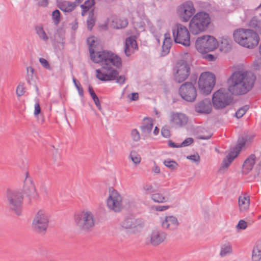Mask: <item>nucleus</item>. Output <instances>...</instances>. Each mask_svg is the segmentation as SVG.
<instances>
[{
  "label": "nucleus",
  "instance_id": "f257e3e1",
  "mask_svg": "<svg viewBox=\"0 0 261 261\" xmlns=\"http://www.w3.org/2000/svg\"><path fill=\"white\" fill-rule=\"evenodd\" d=\"M91 60L95 63L100 64V69L96 70V77L102 81H113L122 84L125 81L124 75L118 76V72L113 67L119 68L121 66V58L116 55L107 50H99L101 45L94 36L87 40Z\"/></svg>",
  "mask_w": 261,
  "mask_h": 261
},
{
  "label": "nucleus",
  "instance_id": "f03ea898",
  "mask_svg": "<svg viewBox=\"0 0 261 261\" xmlns=\"http://www.w3.org/2000/svg\"><path fill=\"white\" fill-rule=\"evenodd\" d=\"M255 80V76L251 72L244 69H239L228 79L227 90L232 95L245 94L252 89Z\"/></svg>",
  "mask_w": 261,
  "mask_h": 261
},
{
  "label": "nucleus",
  "instance_id": "7ed1b4c3",
  "mask_svg": "<svg viewBox=\"0 0 261 261\" xmlns=\"http://www.w3.org/2000/svg\"><path fill=\"white\" fill-rule=\"evenodd\" d=\"M233 36L237 43L248 48L256 46L259 41L258 34L251 29H237L234 31Z\"/></svg>",
  "mask_w": 261,
  "mask_h": 261
},
{
  "label": "nucleus",
  "instance_id": "20e7f679",
  "mask_svg": "<svg viewBox=\"0 0 261 261\" xmlns=\"http://www.w3.org/2000/svg\"><path fill=\"white\" fill-rule=\"evenodd\" d=\"M211 22L209 15L203 12L196 13L191 19L189 29L192 34L197 35L204 32Z\"/></svg>",
  "mask_w": 261,
  "mask_h": 261
},
{
  "label": "nucleus",
  "instance_id": "39448f33",
  "mask_svg": "<svg viewBox=\"0 0 261 261\" xmlns=\"http://www.w3.org/2000/svg\"><path fill=\"white\" fill-rule=\"evenodd\" d=\"M6 197L10 209L17 215L20 216L23 199L22 193L19 191L8 190L7 192Z\"/></svg>",
  "mask_w": 261,
  "mask_h": 261
},
{
  "label": "nucleus",
  "instance_id": "423d86ee",
  "mask_svg": "<svg viewBox=\"0 0 261 261\" xmlns=\"http://www.w3.org/2000/svg\"><path fill=\"white\" fill-rule=\"evenodd\" d=\"M215 75L210 72H202L198 80V84L200 92L204 94H210L215 85Z\"/></svg>",
  "mask_w": 261,
  "mask_h": 261
},
{
  "label": "nucleus",
  "instance_id": "0eeeda50",
  "mask_svg": "<svg viewBox=\"0 0 261 261\" xmlns=\"http://www.w3.org/2000/svg\"><path fill=\"white\" fill-rule=\"evenodd\" d=\"M172 35L175 43L185 46L190 45V35L187 28L180 23H177L173 27Z\"/></svg>",
  "mask_w": 261,
  "mask_h": 261
},
{
  "label": "nucleus",
  "instance_id": "6e6552de",
  "mask_svg": "<svg viewBox=\"0 0 261 261\" xmlns=\"http://www.w3.org/2000/svg\"><path fill=\"white\" fill-rule=\"evenodd\" d=\"M195 46L199 53L204 54L216 49L218 47V42L213 36H203L198 38Z\"/></svg>",
  "mask_w": 261,
  "mask_h": 261
},
{
  "label": "nucleus",
  "instance_id": "1a4fd4ad",
  "mask_svg": "<svg viewBox=\"0 0 261 261\" xmlns=\"http://www.w3.org/2000/svg\"><path fill=\"white\" fill-rule=\"evenodd\" d=\"M212 101L214 108L223 109L231 103L232 96L227 90L221 88L213 94Z\"/></svg>",
  "mask_w": 261,
  "mask_h": 261
},
{
  "label": "nucleus",
  "instance_id": "9d476101",
  "mask_svg": "<svg viewBox=\"0 0 261 261\" xmlns=\"http://www.w3.org/2000/svg\"><path fill=\"white\" fill-rule=\"evenodd\" d=\"M106 203L108 209L114 212H119L123 208L122 196L117 190L112 188L109 189Z\"/></svg>",
  "mask_w": 261,
  "mask_h": 261
},
{
  "label": "nucleus",
  "instance_id": "9b49d317",
  "mask_svg": "<svg viewBox=\"0 0 261 261\" xmlns=\"http://www.w3.org/2000/svg\"><path fill=\"white\" fill-rule=\"evenodd\" d=\"M190 74V67L187 62L184 60L178 61L174 69L173 77L174 80L178 83L186 81Z\"/></svg>",
  "mask_w": 261,
  "mask_h": 261
},
{
  "label": "nucleus",
  "instance_id": "f8f14e48",
  "mask_svg": "<svg viewBox=\"0 0 261 261\" xmlns=\"http://www.w3.org/2000/svg\"><path fill=\"white\" fill-rule=\"evenodd\" d=\"M245 141L243 138L239 139L238 143L234 148L233 151H231L222 161L219 171L220 173H224L230 166L233 160L240 153L241 149L245 146Z\"/></svg>",
  "mask_w": 261,
  "mask_h": 261
},
{
  "label": "nucleus",
  "instance_id": "ddd939ff",
  "mask_svg": "<svg viewBox=\"0 0 261 261\" xmlns=\"http://www.w3.org/2000/svg\"><path fill=\"white\" fill-rule=\"evenodd\" d=\"M195 13L194 4L191 1L185 2L177 8V15L182 22H188Z\"/></svg>",
  "mask_w": 261,
  "mask_h": 261
},
{
  "label": "nucleus",
  "instance_id": "4468645a",
  "mask_svg": "<svg viewBox=\"0 0 261 261\" xmlns=\"http://www.w3.org/2000/svg\"><path fill=\"white\" fill-rule=\"evenodd\" d=\"M179 94L181 98L188 102H194L197 97V91L191 82H186L179 89Z\"/></svg>",
  "mask_w": 261,
  "mask_h": 261
},
{
  "label": "nucleus",
  "instance_id": "2eb2a0df",
  "mask_svg": "<svg viewBox=\"0 0 261 261\" xmlns=\"http://www.w3.org/2000/svg\"><path fill=\"white\" fill-rule=\"evenodd\" d=\"M49 215L43 210H39L35 214L32 222L35 228H47L53 226L49 221Z\"/></svg>",
  "mask_w": 261,
  "mask_h": 261
},
{
  "label": "nucleus",
  "instance_id": "dca6fc26",
  "mask_svg": "<svg viewBox=\"0 0 261 261\" xmlns=\"http://www.w3.org/2000/svg\"><path fill=\"white\" fill-rule=\"evenodd\" d=\"M23 192L30 199H37L39 198V195L37 192L35 184L32 178L29 176L28 172H25Z\"/></svg>",
  "mask_w": 261,
  "mask_h": 261
},
{
  "label": "nucleus",
  "instance_id": "f3484780",
  "mask_svg": "<svg viewBox=\"0 0 261 261\" xmlns=\"http://www.w3.org/2000/svg\"><path fill=\"white\" fill-rule=\"evenodd\" d=\"M188 121V117L182 113L172 112L169 116V122L172 127H182L187 125Z\"/></svg>",
  "mask_w": 261,
  "mask_h": 261
},
{
  "label": "nucleus",
  "instance_id": "a211bd4d",
  "mask_svg": "<svg viewBox=\"0 0 261 261\" xmlns=\"http://www.w3.org/2000/svg\"><path fill=\"white\" fill-rule=\"evenodd\" d=\"M147 239L152 246H158L164 242L166 239L167 233L163 229H149Z\"/></svg>",
  "mask_w": 261,
  "mask_h": 261
},
{
  "label": "nucleus",
  "instance_id": "6ab92c4d",
  "mask_svg": "<svg viewBox=\"0 0 261 261\" xmlns=\"http://www.w3.org/2000/svg\"><path fill=\"white\" fill-rule=\"evenodd\" d=\"M195 111L199 113L210 114L212 111V106L210 101L204 99L195 105Z\"/></svg>",
  "mask_w": 261,
  "mask_h": 261
},
{
  "label": "nucleus",
  "instance_id": "aec40b11",
  "mask_svg": "<svg viewBox=\"0 0 261 261\" xmlns=\"http://www.w3.org/2000/svg\"><path fill=\"white\" fill-rule=\"evenodd\" d=\"M137 47V44L134 38L129 37L126 39L124 50L126 56L128 57L133 54Z\"/></svg>",
  "mask_w": 261,
  "mask_h": 261
},
{
  "label": "nucleus",
  "instance_id": "412c9836",
  "mask_svg": "<svg viewBox=\"0 0 261 261\" xmlns=\"http://www.w3.org/2000/svg\"><path fill=\"white\" fill-rule=\"evenodd\" d=\"M144 226V223L141 220L130 218L126 219L122 224L123 228H137Z\"/></svg>",
  "mask_w": 261,
  "mask_h": 261
},
{
  "label": "nucleus",
  "instance_id": "4be33fe9",
  "mask_svg": "<svg viewBox=\"0 0 261 261\" xmlns=\"http://www.w3.org/2000/svg\"><path fill=\"white\" fill-rule=\"evenodd\" d=\"M162 227L165 228L176 227L178 225L177 218L173 216H166L162 222Z\"/></svg>",
  "mask_w": 261,
  "mask_h": 261
},
{
  "label": "nucleus",
  "instance_id": "5701e85b",
  "mask_svg": "<svg viewBox=\"0 0 261 261\" xmlns=\"http://www.w3.org/2000/svg\"><path fill=\"white\" fill-rule=\"evenodd\" d=\"M238 201L240 211H245L249 208L250 205V197L247 193H244L240 195Z\"/></svg>",
  "mask_w": 261,
  "mask_h": 261
},
{
  "label": "nucleus",
  "instance_id": "b1692460",
  "mask_svg": "<svg viewBox=\"0 0 261 261\" xmlns=\"http://www.w3.org/2000/svg\"><path fill=\"white\" fill-rule=\"evenodd\" d=\"M57 4L58 7L61 11L65 13L72 12L77 6L75 2H70L66 1L58 2V3Z\"/></svg>",
  "mask_w": 261,
  "mask_h": 261
},
{
  "label": "nucleus",
  "instance_id": "393cba45",
  "mask_svg": "<svg viewBox=\"0 0 261 261\" xmlns=\"http://www.w3.org/2000/svg\"><path fill=\"white\" fill-rule=\"evenodd\" d=\"M172 39L170 34L166 33L164 34V39L162 45V54L163 56L167 55L170 50L172 45Z\"/></svg>",
  "mask_w": 261,
  "mask_h": 261
},
{
  "label": "nucleus",
  "instance_id": "a878e982",
  "mask_svg": "<svg viewBox=\"0 0 261 261\" xmlns=\"http://www.w3.org/2000/svg\"><path fill=\"white\" fill-rule=\"evenodd\" d=\"M256 157L255 155H250L244 162L243 168L245 173H248L253 168L255 163Z\"/></svg>",
  "mask_w": 261,
  "mask_h": 261
},
{
  "label": "nucleus",
  "instance_id": "bb28decb",
  "mask_svg": "<svg viewBox=\"0 0 261 261\" xmlns=\"http://www.w3.org/2000/svg\"><path fill=\"white\" fill-rule=\"evenodd\" d=\"M261 260V241L257 242L253 248L251 253V261Z\"/></svg>",
  "mask_w": 261,
  "mask_h": 261
},
{
  "label": "nucleus",
  "instance_id": "cd10ccee",
  "mask_svg": "<svg viewBox=\"0 0 261 261\" xmlns=\"http://www.w3.org/2000/svg\"><path fill=\"white\" fill-rule=\"evenodd\" d=\"M65 36V30L63 28H60L57 30V32L54 35V40L58 43L64 46V40Z\"/></svg>",
  "mask_w": 261,
  "mask_h": 261
},
{
  "label": "nucleus",
  "instance_id": "c85d7f7f",
  "mask_svg": "<svg viewBox=\"0 0 261 261\" xmlns=\"http://www.w3.org/2000/svg\"><path fill=\"white\" fill-rule=\"evenodd\" d=\"M35 77L34 75V69L31 66L27 68L26 80L27 83L31 85L36 86V90H38V87L35 85Z\"/></svg>",
  "mask_w": 261,
  "mask_h": 261
},
{
  "label": "nucleus",
  "instance_id": "c756f323",
  "mask_svg": "<svg viewBox=\"0 0 261 261\" xmlns=\"http://www.w3.org/2000/svg\"><path fill=\"white\" fill-rule=\"evenodd\" d=\"M83 220L84 226L85 227H92L94 225L93 215L90 212H86L84 213Z\"/></svg>",
  "mask_w": 261,
  "mask_h": 261
},
{
  "label": "nucleus",
  "instance_id": "7c9ffc66",
  "mask_svg": "<svg viewBox=\"0 0 261 261\" xmlns=\"http://www.w3.org/2000/svg\"><path fill=\"white\" fill-rule=\"evenodd\" d=\"M128 24L127 20L126 19L114 18L111 22L112 28L116 29L125 28Z\"/></svg>",
  "mask_w": 261,
  "mask_h": 261
},
{
  "label": "nucleus",
  "instance_id": "2f4dec72",
  "mask_svg": "<svg viewBox=\"0 0 261 261\" xmlns=\"http://www.w3.org/2000/svg\"><path fill=\"white\" fill-rule=\"evenodd\" d=\"M153 127V123L152 121L149 119H145L143 125L141 127V129L143 134L147 135L149 134Z\"/></svg>",
  "mask_w": 261,
  "mask_h": 261
},
{
  "label": "nucleus",
  "instance_id": "473e14b6",
  "mask_svg": "<svg viewBox=\"0 0 261 261\" xmlns=\"http://www.w3.org/2000/svg\"><path fill=\"white\" fill-rule=\"evenodd\" d=\"M231 46V40L228 37H222L221 38V49L224 51H228Z\"/></svg>",
  "mask_w": 261,
  "mask_h": 261
},
{
  "label": "nucleus",
  "instance_id": "72a5a7b5",
  "mask_svg": "<svg viewBox=\"0 0 261 261\" xmlns=\"http://www.w3.org/2000/svg\"><path fill=\"white\" fill-rule=\"evenodd\" d=\"M151 199L154 202L164 203L168 201V198L164 196L162 194L155 193L151 195Z\"/></svg>",
  "mask_w": 261,
  "mask_h": 261
},
{
  "label": "nucleus",
  "instance_id": "f704fd0d",
  "mask_svg": "<svg viewBox=\"0 0 261 261\" xmlns=\"http://www.w3.org/2000/svg\"><path fill=\"white\" fill-rule=\"evenodd\" d=\"M232 252L231 246L229 244H225L220 247V255L221 257L225 256Z\"/></svg>",
  "mask_w": 261,
  "mask_h": 261
},
{
  "label": "nucleus",
  "instance_id": "c9c22d12",
  "mask_svg": "<svg viewBox=\"0 0 261 261\" xmlns=\"http://www.w3.org/2000/svg\"><path fill=\"white\" fill-rule=\"evenodd\" d=\"M249 25L250 27L261 33V20H259L256 17H254L250 20Z\"/></svg>",
  "mask_w": 261,
  "mask_h": 261
},
{
  "label": "nucleus",
  "instance_id": "e433bc0d",
  "mask_svg": "<svg viewBox=\"0 0 261 261\" xmlns=\"http://www.w3.org/2000/svg\"><path fill=\"white\" fill-rule=\"evenodd\" d=\"M95 22V17L93 11H91L89 13L88 17L87 19V29L91 31L94 25Z\"/></svg>",
  "mask_w": 261,
  "mask_h": 261
},
{
  "label": "nucleus",
  "instance_id": "4c0bfd02",
  "mask_svg": "<svg viewBox=\"0 0 261 261\" xmlns=\"http://www.w3.org/2000/svg\"><path fill=\"white\" fill-rule=\"evenodd\" d=\"M129 158L136 165H139L141 162V158L140 154L135 150H133L130 152Z\"/></svg>",
  "mask_w": 261,
  "mask_h": 261
},
{
  "label": "nucleus",
  "instance_id": "58836bf2",
  "mask_svg": "<svg viewBox=\"0 0 261 261\" xmlns=\"http://www.w3.org/2000/svg\"><path fill=\"white\" fill-rule=\"evenodd\" d=\"M36 33L39 36V38L44 41H46L48 37H47L46 33L44 31L42 27H38L36 28Z\"/></svg>",
  "mask_w": 261,
  "mask_h": 261
},
{
  "label": "nucleus",
  "instance_id": "ea45409f",
  "mask_svg": "<svg viewBox=\"0 0 261 261\" xmlns=\"http://www.w3.org/2000/svg\"><path fill=\"white\" fill-rule=\"evenodd\" d=\"M60 12L58 10L54 11L52 13V19L55 25H57L60 21Z\"/></svg>",
  "mask_w": 261,
  "mask_h": 261
},
{
  "label": "nucleus",
  "instance_id": "a19ab883",
  "mask_svg": "<svg viewBox=\"0 0 261 261\" xmlns=\"http://www.w3.org/2000/svg\"><path fill=\"white\" fill-rule=\"evenodd\" d=\"M249 109V107L247 105H245L243 107L240 108L236 112V116L238 118H241L247 111Z\"/></svg>",
  "mask_w": 261,
  "mask_h": 261
},
{
  "label": "nucleus",
  "instance_id": "79ce46f5",
  "mask_svg": "<svg viewBox=\"0 0 261 261\" xmlns=\"http://www.w3.org/2000/svg\"><path fill=\"white\" fill-rule=\"evenodd\" d=\"M24 83L20 82L16 88V95L18 97H20L24 94Z\"/></svg>",
  "mask_w": 261,
  "mask_h": 261
},
{
  "label": "nucleus",
  "instance_id": "37998d69",
  "mask_svg": "<svg viewBox=\"0 0 261 261\" xmlns=\"http://www.w3.org/2000/svg\"><path fill=\"white\" fill-rule=\"evenodd\" d=\"M94 5V0H87L83 5V11L86 12Z\"/></svg>",
  "mask_w": 261,
  "mask_h": 261
},
{
  "label": "nucleus",
  "instance_id": "c03bdc74",
  "mask_svg": "<svg viewBox=\"0 0 261 261\" xmlns=\"http://www.w3.org/2000/svg\"><path fill=\"white\" fill-rule=\"evenodd\" d=\"M130 136L134 141L138 142L140 139V133L136 129H133L131 131Z\"/></svg>",
  "mask_w": 261,
  "mask_h": 261
},
{
  "label": "nucleus",
  "instance_id": "a18cd8bd",
  "mask_svg": "<svg viewBox=\"0 0 261 261\" xmlns=\"http://www.w3.org/2000/svg\"><path fill=\"white\" fill-rule=\"evenodd\" d=\"M164 165L171 169H174L177 166V164L174 161L166 160L164 161Z\"/></svg>",
  "mask_w": 261,
  "mask_h": 261
},
{
  "label": "nucleus",
  "instance_id": "49530a36",
  "mask_svg": "<svg viewBox=\"0 0 261 261\" xmlns=\"http://www.w3.org/2000/svg\"><path fill=\"white\" fill-rule=\"evenodd\" d=\"M250 226V223H248L243 220H241L239 221L237 228H246L247 227Z\"/></svg>",
  "mask_w": 261,
  "mask_h": 261
},
{
  "label": "nucleus",
  "instance_id": "de8ad7c7",
  "mask_svg": "<svg viewBox=\"0 0 261 261\" xmlns=\"http://www.w3.org/2000/svg\"><path fill=\"white\" fill-rule=\"evenodd\" d=\"M187 159L193 162L197 163V164L200 162V156L197 153L187 156Z\"/></svg>",
  "mask_w": 261,
  "mask_h": 261
},
{
  "label": "nucleus",
  "instance_id": "09e8293b",
  "mask_svg": "<svg viewBox=\"0 0 261 261\" xmlns=\"http://www.w3.org/2000/svg\"><path fill=\"white\" fill-rule=\"evenodd\" d=\"M39 62L44 68L47 69H50L49 64L48 62L46 59H45L43 58H40L39 59Z\"/></svg>",
  "mask_w": 261,
  "mask_h": 261
},
{
  "label": "nucleus",
  "instance_id": "8fccbe9b",
  "mask_svg": "<svg viewBox=\"0 0 261 261\" xmlns=\"http://www.w3.org/2000/svg\"><path fill=\"white\" fill-rule=\"evenodd\" d=\"M193 142V139L192 138H188L185 139L179 146L180 147L187 146L191 144Z\"/></svg>",
  "mask_w": 261,
  "mask_h": 261
},
{
  "label": "nucleus",
  "instance_id": "3c124183",
  "mask_svg": "<svg viewBox=\"0 0 261 261\" xmlns=\"http://www.w3.org/2000/svg\"><path fill=\"white\" fill-rule=\"evenodd\" d=\"M217 56L213 55L212 54H205L203 56V58L207 60L208 61H214L216 60Z\"/></svg>",
  "mask_w": 261,
  "mask_h": 261
},
{
  "label": "nucleus",
  "instance_id": "603ef678",
  "mask_svg": "<svg viewBox=\"0 0 261 261\" xmlns=\"http://www.w3.org/2000/svg\"><path fill=\"white\" fill-rule=\"evenodd\" d=\"M161 134L165 138H168L170 136V131L167 128L163 127L161 130Z\"/></svg>",
  "mask_w": 261,
  "mask_h": 261
},
{
  "label": "nucleus",
  "instance_id": "864d4df0",
  "mask_svg": "<svg viewBox=\"0 0 261 261\" xmlns=\"http://www.w3.org/2000/svg\"><path fill=\"white\" fill-rule=\"evenodd\" d=\"M73 81L75 86L78 90L79 94L80 95H82V89L80 88L81 84H80V82L77 81L75 77H73Z\"/></svg>",
  "mask_w": 261,
  "mask_h": 261
},
{
  "label": "nucleus",
  "instance_id": "5fc2aeb1",
  "mask_svg": "<svg viewBox=\"0 0 261 261\" xmlns=\"http://www.w3.org/2000/svg\"><path fill=\"white\" fill-rule=\"evenodd\" d=\"M128 98L129 99V101H132L133 100H136L138 99V93L137 92L132 93L127 96Z\"/></svg>",
  "mask_w": 261,
  "mask_h": 261
},
{
  "label": "nucleus",
  "instance_id": "6e6d98bb",
  "mask_svg": "<svg viewBox=\"0 0 261 261\" xmlns=\"http://www.w3.org/2000/svg\"><path fill=\"white\" fill-rule=\"evenodd\" d=\"M143 189L144 191L151 193L153 192V187L150 184H146L143 186Z\"/></svg>",
  "mask_w": 261,
  "mask_h": 261
},
{
  "label": "nucleus",
  "instance_id": "4d7b16f0",
  "mask_svg": "<svg viewBox=\"0 0 261 261\" xmlns=\"http://www.w3.org/2000/svg\"><path fill=\"white\" fill-rule=\"evenodd\" d=\"M138 233L137 230L133 229H125V231L123 232V234L125 236H130L135 234Z\"/></svg>",
  "mask_w": 261,
  "mask_h": 261
},
{
  "label": "nucleus",
  "instance_id": "13d9d810",
  "mask_svg": "<svg viewBox=\"0 0 261 261\" xmlns=\"http://www.w3.org/2000/svg\"><path fill=\"white\" fill-rule=\"evenodd\" d=\"M169 208V206L168 205H158L155 206V210L156 211H164Z\"/></svg>",
  "mask_w": 261,
  "mask_h": 261
},
{
  "label": "nucleus",
  "instance_id": "bf43d9fd",
  "mask_svg": "<svg viewBox=\"0 0 261 261\" xmlns=\"http://www.w3.org/2000/svg\"><path fill=\"white\" fill-rule=\"evenodd\" d=\"M41 109L40 107V105L38 102H36L35 105V111H34V115H37L40 113Z\"/></svg>",
  "mask_w": 261,
  "mask_h": 261
},
{
  "label": "nucleus",
  "instance_id": "052dcab7",
  "mask_svg": "<svg viewBox=\"0 0 261 261\" xmlns=\"http://www.w3.org/2000/svg\"><path fill=\"white\" fill-rule=\"evenodd\" d=\"M75 221L79 226H81L82 216L81 214H77L75 215L74 217Z\"/></svg>",
  "mask_w": 261,
  "mask_h": 261
},
{
  "label": "nucleus",
  "instance_id": "680f3d73",
  "mask_svg": "<svg viewBox=\"0 0 261 261\" xmlns=\"http://www.w3.org/2000/svg\"><path fill=\"white\" fill-rule=\"evenodd\" d=\"M93 100L94 101L95 105L97 106V107L98 108L99 110L100 111H101L102 109H101L100 103V102H99L98 97L96 96V97H94V98H93Z\"/></svg>",
  "mask_w": 261,
  "mask_h": 261
},
{
  "label": "nucleus",
  "instance_id": "e2e57ef3",
  "mask_svg": "<svg viewBox=\"0 0 261 261\" xmlns=\"http://www.w3.org/2000/svg\"><path fill=\"white\" fill-rule=\"evenodd\" d=\"M48 4V0H40L38 3L39 6L46 7Z\"/></svg>",
  "mask_w": 261,
  "mask_h": 261
},
{
  "label": "nucleus",
  "instance_id": "0e129e2a",
  "mask_svg": "<svg viewBox=\"0 0 261 261\" xmlns=\"http://www.w3.org/2000/svg\"><path fill=\"white\" fill-rule=\"evenodd\" d=\"M212 136L211 133H208L207 135H200L198 136V138L202 140H207Z\"/></svg>",
  "mask_w": 261,
  "mask_h": 261
},
{
  "label": "nucleus",
  "instance_id": "69168bd1",
  "mask_svg": "<svg viewBox=\"0 0 261 261\" xmlns=\"http://www.w3.org/2000/svg\"><path fill=\"white\" fill-rule=\"evenodd\" d=\"M89 92L92 99L97 96L93 88L91 86H89Z\"/></svg>",
  "mask_w": 261,
  "mask_h": 261
},
{
  "label": "nucleus",
  "instance_id": "338daca9",
  "mask_svg": "<svg viewBox=\"0 0 261 261\" xmlns=\"http://www.w3.org/2000/svg\"><path fill=\"white\" fill-rule=\"evenodd\" d=\"M168 145L170 147H173V148H177V147H180V146L179 145L176 144L175 143L172 142L171 141H169Z\"/></svg>",
  "mask_w": 261,
  "mask_h": 261
},
{
  "label": "nucleus",
  "instance_id": "774afa93",
  "mask_svg": "<svg viewBox=\"0 0 261 261\" xmlns=\"http://www.w3.org/2000/svg\"><path fill=\"white\" fill-rule=\"evenodd\" d=\"M77 27L78 24L77 22L75 21L74 22L71 24V28L72 30H75L76 29H77Z\"/></svg>",
  "mask_w": 261,
  "mask_h": 261
}]
</instances>
